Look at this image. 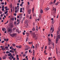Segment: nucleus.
I'll return each instance as SVG.
<instances>
[{
  "instance_id": "f257e3e1",
  "label": "nucleus",
  "mask_w": 60,
  "mask_h": 60,
  "mask_svg": "<svg viewBox=\"0 0 60 60\" xmlns=\"http://www.w3.org/2000/svg\"><path fill=\"white\" fill-rule=\"evenodd\" d=\"M58 38L59 39L60 38V35H58L56 37V43H57V41H58Z\"/></svg>"
},
{
  "instance_id": "f03ea898",
  "label": "nucleus",
  "mask_w": 60,
  "mask_h": 60,
  "mask_svg": "<svg viewBox=\"0 0 60 60\" xmlns=\"http://www.w3.org/2000/svg\"><path fill=\"white\" fill-rule=\"evenodd\" d=\"M32 35L33 36V38H34V39L35 40H37V37H36V35L35 34V33H33Z\"/></svg>"
},
{
  "instance_id": "7ed1b4c3",
  "label": "nucleus",
  "mask_w": 60,
  "mask_h": 60,
  "mask_svg": "<svg viewBox=\"0 0 60 60\" xmlns=\"http://www.w3.org/2000/svg\"><path fill=\"white\" fill-rule=\"evenodd\" d=\"M9 34L11 36H12V37H14L16 36V35H17V34L16 33H13L12 34L10 33Z\"/></svg>"
},
{
  "instance_id": "20e7f679",
  "label": "nucleus",
  "mask_w": 60,
  "mask_h": 60,
  "mask_svg": "<svg viewBox=\"0 0 60 60\" xmlns=\"http://www.w3.org/2000/svg\"><path fill=\"white\" fill-rule=\"evenodd\" d=\"M12 31V30L11 29H8V32H10V31Z\"/></svg>"
},
{
  "instance_id": "39448f33",
  "label": "nucleus",
  "mask_w": 60,
  "mask_h": 60,
  "mask_svg": "<svg viewBox=\"0 0 60 60\" xmlns=\"http://www.w3.org/2000/svg\"><path fill=\"white\" fill-rule=\"evenodd\" d=\"M51 44V41H49L48 43V45H50Z\"/></svg>"
},
{
  "instance_id": "423d86ee",
  "label": "nucleus",
  "mask_w": 60,
  "mask_h": 60,
  "mask_svg": "<svg viewBox=\"0 0 60 60\" xmlns=\"http://www.w3.org/2000/svg\"><path fill=\"white\" fill-rule=\"evenodd\" d=\"M32 31H35V28L34 27H33L32 29Z\"/></svg>"
},
{
  "instance_id": "0eeeda50",
  "label": "nucleus",
  "mask_w": 60,
  "mask_h": 60,
  "mask_svg": "<svg viewBox=\"0 0 60 60\" xmlns=\"http://www.w3.org/2000/svg\"><path fill=\"white\" fill-rule=\"evenodd\" d=\"M10 26L11 27H13V24L11 23L10 24Z\"/></svg>"
},
{
  "instance_id": "6e6552de",
  "label": "nucleus",
  "mask_w": 60,
  "mask_h": 60,
  "mask_svg": "<svg viewBox=\"0 0 60 60\" xmlns=\"http://www.w3.org/2000/svg\"><path fill=\"white\" fill-rule=\"evenodd\" d=\"M4 40L5 41H7H7H9V39L8 38L6 39H4Z\"/></svg>"
},
{
  "instance_id": "1a4fd4ad",
  "label": "nucleus",
  "mask_w": 60,
  "mask_h": 60,
  "mask_svg": "<svg viewBox=\"0 0 60 60\" xmlns=\"http://www.w3.org/2000/svg\"><path fill=\"white\" fill-rule=\"evenodd\" d=\"M59 31H60V30H59V31L58 30L57 31V34H59Z\"/></svg>"
},
{
  "instance_id": "9d476101",
  "label": "nucleus",
  "mask_w": 60,
  "mask_h": 60,
  "mask_svg": "<svg viewBox=\"0 0 60 60\" xmlns=\"http://www.w3.org/2000/svg\"><path fill=\"white\" fill-rule=\"evenodd\" d=\"M41 15H39V19H41Z\"/></svg>"
},
{
  "instance_id": "9b49d317",
  "label": "nucleus",
  "mask_w": 60,
  "mask_h": 60,
  "mask_svg": "<svg viewBox=\"0 0 60 60\" xmlns=\"http://www.w3.org/2000/svg\"><path fill=\"white\" fill-rule=\"evenodd\" d=\"M11 20H12V21H14V17L12 18H11Z\"/></svg>"
},
{
  "instance_id": "f8f14e48",
  "label": "nucleus",
  "mask_w": 60,
  "mask_h": 60,
  "mask_svg": "<svg viewBox=\"0 0 60 60\" xmlns=\"http://www.w3.org/2000/svg\"><path fill=\"white\" fill-rule=\"evenodd\" d=\"M49 8H46L45 9V10H49Z\"/></svg>"
},
{
  "instance_id": "ddd939ff",
  "label": "nucleus",
  "mask_w": 60,
  "mask_h": 60,
  "mask_svg": "<svg viewBox=\"0 0 60 60\" xmlns=\"http://www.w3.org/2000/svg\"><path fill=\"white\" fill-rule=\"evenodd\" d=\"M16 31L17 32H18V34H19V30H18V29H17L16 30Z\"/></svg>"
},
{
  "instance_id": "4468645a",
  "label": "nucleus",
  "mask_w": 60,
  "mask_h": 60,
  "mask_svg": "<svg viewBox=\"0 0 60 60\" xmlns=\"http://www.w3.org/2000/svg\"><path fill=\"white\" fill-rule=\"evenodd\" d=\"M56 54L57 55H58V53H57V51H58V50H57V49H56Z\"/></svg>"
},
{
  "instance_id": "2eb2a0df",
  "label": "nucleus",
  "mask_w": 60,
  "mask_h": 60,
  "mask_svg": "<svg viewBox=\"0 0 60 60\" xmlns=\"http://www.w3.org/2000/svg\"><path fill=\"white\" fill-rule=\"evenodd\" d=\"M40 12L41 13H43V10H42V9H41V11H40Z\"/></svg>"
},
{
  "instance_id": "dca6fc26",
  "label": "nucleus",
  "mask_w": 60,
  "mask_h": 60,
  "mask_svg": "<svg viewBox=\"0 0 60 60\" xmlns=\"http://www.w3.org/2000/svg\"><path fill=\"white\" fill-rule=\"evenodd\" d=\"M25 22L26 24H27L28 23V20H26L25 21Z\"/></svg>"
},
{
  "instance_id": "f3484780",
  "label": "nucleus",
  "mask_w": 60,
  "mask_h": 60,
  "mask_svg": "<svg viewBox=\"0 0 60 60\" xmlns=\"http://www.w3.org/2000/svg\"><path fill=\"white\" fill-rule=\"evenodd\" d=\"M37 45H36L35 47V49L36 50H37Z\"/></svg>"
},
{
  "instance_id": "a211bd4d",
  "label": "nucleus",
  "mask_w": 60,
  "mask_h": 60,
  "mask_svg": "<svg viewBox=\"0 0 60 60\" xmlns=\"http://www.w3.org/2000/svg\"><path fill=\"white\" fill-rule=\"evenodd\" d=\"M3 59H6V57L5 56H4L3 57Z\"/></svg>"
},
{
  "instance_id": "6ab92c4d",
  "label": "nucleus",
  "mask_w": 60,
  "mask_h": 60,
  "mask_svg": "<svg viewBox=\"0 0 60 60\" xmlns=\"http://www.w3.org/2000/svg\"><path fill=\"white\" fill-rule=\"evenodd\" d=\"M26 41H28V37L26 39Z\"/></svg>"
},
{
  "instance_id": "aec40b11",
  "label": "nucleus",
  "mask_w": 60,
  "mask_h": 60,
  "mask_svg": "<svg viewBox=\"0 0 60 60\" xmlns=\"http://www.w3.org/2000/svg\"><path fill=\"white\" fill-rule=\"evenodd\" d=\"M26 34L27 36H29V33L27 32L26 33Z\"/></svg>"
},
{
  "instance_id": "412c9836",
  "label": "nucleus",
  "mask_w": 60,
  "mask_h": 60,
  "mask_svg": "<svg viewBox=\"0 0 60 60\" xmlns=\"http://www.w3.org/2000/svg\"><path fill=\"white\" fill-rule=\"evenodd\" d=\"M8 11H6L5 12H4V14H7V13H8Z\"/></svg>"
},
{
  "instance_id": "4be33fe9",
  "label": "nucleus",
  "mask_w": 60,
  "mask_h": 60,
  "mask_svg": "<svg viewBox=\"0 0 60 60\" xmlns=\"http://www.w3.org/2000/svg\"><path fill=\"white\" fill-rule=\"evenodd\" d=\"M2 50L3 51H4L5 50V49L4 48H2Z\"/></svg>"
},
{
  "instance_id": "5701e85b",
  "label": "nucleus",
  "mask_w": 60,
  "mask_h": 60,
  "mask_svg": "<svg viewBox=\"0 0 60 60\" xmlns=\"http://www.w3.org/2000/svg\"><path fill=\"white\" fill-rule=\"evenodd\" d=\"M6 30V29L5 28H3L2 29V31H5Z\"/></svg>"
},
{
  "instance_id": "b1692460",
  "label": "nucleus",
  "mask_w": 60,
  "mask_h": 60,
  "mask_svg": "<svg viewBox=\"0 0 60 60\" xmlns=\"http://www.w3.org/2000/svg\"><path fill=\"white\" fill-rule=\"evenodd\" d=\"M30 19H32V17H31V15H30Z\"/></svg>"
},
{
  "instance_id": "393cba45",
  "label": "nucleus",
  "mask_w": 60,
  "mask_h": 60,
  "mask_svg": "<svg viewBox=\"0 0 60 60\" xmlns=\"http://www.w3.org/2000/svg\"><path fill=\"white\" fill-rule=\"evenodd\" d=\"M8 54H9V53H10V52H9V51H7L6 52V53L8 54Z\"/></svg>"
},
{
  "instance_id": "a878e982",
  "label": "nucleus",
  "mask_w": 60,
  "mask_h": 60,
  "mask_svg": "<svg viewBox=\"0 0 60 60\" xmlns=\"http://www.w3.org/2000/svg\"><path fill=\"white\" fill-rule=\"evenodd\" d=\"M16 29V28H14L13 29V30L14 31Z\"/></svg>"
},
{
  "instance_id": "bb28decb",
  "label": "nucleus",
  "mask_w": 60,
  "mask_h": 60,
  "mask_svg": "<svg viewBox=\"0 0 60 60\" xmlns=\"http://www.w3.org/2000/svg\"><path fill=\"white\" fill-rule=\"evenodd\" d=\"M8 21H9V20H8L6 22H5L4 23V24H7L8 23Z\"/></svg>"
},
{
  "instance_id": "cd10ccee",
  "label": "nucleus",
  "mask_w": 60,
  "mask_h": 60,
  "mask_svg": "<svg viewBox=\"0 0 60 60\" xmlns=\"http://www.w3.org/2000/svg\"><path fill=\"white\" fill-rule=\"evenodd\" d=\"M32 13H34V8H33L32 10Z\"/></svg>"
},
{
  "instance_id": "c85d7f7f",
  "label": "nucleus",
  "mask_w": 60,
  "mask_h": 60,
  "mask_svg": "<svg viewBox=\"0 0 60 60\" xmlns=\"http://www.w3.org/2000/svg\"><path fill=\"white\" fill-rule=\"evenodd\" d=\"M54 22H55V21L53 20L52 21V24H54Z\"/></svg>"
},
{
  "instance_id": "c756f323",
  "label": "nucleus",
  "mask_w": 60,
  "mask_h": 60,
  "mask_svg": "<svg viewBox=\"0 0 60 60\" xmlns=\"http://www.w3.org/2000/svg\"><path fill=\"white\" fill-rule=\"evenodd\" d=\"M31 10L30 9L28 11V12H31Z\"/></svg>"
},
{
  "instance_id": "7c9ffc66",
  "label": "nucleus",
  "mask_w": 60,
  "mask_h": 60,
  "mask_svg": "<svg viewBox=\"0 0 60 60\" xmlns=\"http://www.w3.org/2000/svg\"><path fill=\"white\" fill-rule=\"evenodd\" d=\"M9 59L10 60H12V58H11V57H9Z\"/></svg>"
},
{
  "instance_id": "2f4dec72",
  "label": "nucleus",
  "mask_w": 60,
  "mask_h": 60,
  "mask_svg": "<svg viewBox=\"0 0 60 60\" xmlns=\"http://www.w3.org/2000/svg\"><path fill=\"white\" fill-rule=\"evenodd\" d=\"M52 45H53V47H54V46H55V44H54V43H52Z\"/></svg>"
},
{
  "instance_id": "473e14b6",
  "label": "nucleus",
  "mask_w": 60,
  "mask_h": 60,
  "mask_svg": "<svg viewBox=\"0 0 60 60\" xmlns=\"http://www.w3.org/2000/svg\"><path fill=\"white\" fill-rule=\"evenodd\" d=\"M9 47L8 46H6L5 47V49H8Z\"/></svg>"
},
{
  "instance_id": "72a5a7b5",
  "label": "nucleus",
  "mask_w": 60,
  "mask_h": 60,
  "mask_svg": "<svg viewBox=\"0 0 60 60\" xmlns=\"http://www.w3.org/2000/svg\"><path fill=\"white\" fill-rule=\"evenodd\" d=\"M10 7L11 8H12V6L11 5H10Z\"/></svg>"
},
{
  "instance_id": "f704fd0d",
  "label": "nucleus",
  "mask_w": 60,
  "mask_h": 60,
  "mask_svg": "<svg viewBox=\"0 0 60 60\" xmlns=\"http://www.w3.org/2000/svg\"><path fill=\"white\" fill-rule=\"evenodd\" d=\"M54 31V28H53L52 29V33H53V32Z\"/></svg>"
},
{
  "instance_id": "c9c22d12",
  "label": "nucleus",
  "mask_w": 60,
  "mask_h": 60,
  "mask_svg": "<svg viewBox=\"0 0 60 60\" xmlns=\"http://www.w3.org/2000/svg\"><path fill=\"white\" fill-rule=\"evenodd\" d=\"M8 8V7H4V9H7Z\"/></svg>"
},
{
  "instance_id": "e433bc0d",
  "label": "nucleus",
  "mask_w": 60,
  "mask_h": 60,
  "mask_svg": "<svg viewBox=\"0 0 60 60\" xmlns=\"http://www.w3.org/2000/svg\"><path fill=\"white\" fill-rule=\"evenodd\" d=\"M4 5H2V8H4Z\"/></svg>"
},
{
  "instance_id": "4c0bfd02",
  "label": "nucleus",
  "mask_w": 60,
  "mask_h": 60,
  "mask_svg": "<svg viewBox=\"0 0 60 60\" xmlns=\"http://www.w3.org/2000/svg\"><path fill=\"white\" fill-rule=\"evenodd\" d=\"M12 45L14 46V47H15V44H12Z\"/></svg>"
},
{
  "instance_id": "58836bf2",
  "label": "nucleus",
  "mask_w": 60,
  "mask_h": 60,
  "mask_svg": "<svg viewBox=\"0 0 60 60\" xmlns=\"http://www.w3.org/2000/svg\"><path fill=\"white\" fill-rule=\"evenodd\" d=\"M28 48H27L26 49H25V50L26 51V50H28Z\"/></svg>"
},
{
  "instance_id": "ea45409f",
  "label": "nucleus",
  "mask_w": 60,
  "mask_h": 60,
  "mask_svg": "<svg viewBox=\"0 0 60 60\" xmlns=\"http://www.w3.org/2000/svg\"><path fill=\"white\" fill-rule=\"evenodd\" d=\"M1 4L2 5H4V2H2Z\"/></svg>"
},
{
  "instance_id": "a19ab883",
  "label": "nucleus",
  "mask_w": 60,
  "mask_h": 60,
  "mask_svg": "<svg viewBox=\"0 0 60 60\" xmlns=\"http://www.w3.org/2000/svg\"><path fill=\"white\" fill-rule=\"evenodd\" d=\"M6 11H8V10H9V8H7L5 9Z\"/></svg>"
},
{
  "instance_id": "79ce46f5",
  "label": "nucleus",
  "mask_w": 60,
  "mask_h": 60,
  "mask_svg": "<svg viewBox=\"0 0 60 60\" xmlns=\"http://www.w3.org/2000/svg\"><path fill=\"white\" fill-rule=\"evenodd\" d=\"M20 6H23V5H22V4H20Z\"/></svg>"
},
{
  "instance_id": "37998d69",
  "label": "nucleus",
  "mask_w": 60,
  "mask_h": 60,
  "mask_svg": "<svg viewBox=\"0 0 60 60\" xmlns=\"http://www.w3.org/2000/svg\"><path fill=\"white\" fill-rule=\"evenodd\" d=\"M19 48H21V46L20 45L19 46Z\"/></svg>"
},
{
  "instance_id": "c03bdc74",
  "label": "nucleus",
  "mask_w": 60,
  "mask_h": 60,
  "mask_svg": "<svg viewBox=\"0 0 60 60\" xmlns=\"http://www.w3.org/2000/svg\"><path fill=\"white\" fill-rule=\"evenodd\" d=\"M47 46H45V49H47Z\"/></svg>"
},
{
  "instance_id": "a18cd8bd",
  "label": "nucleus",
  "mask_w": 60,
  "mask_h": 60,
  "mask_svg": "<svg viewBox=\"0 0 60 60\" xmlns=\"http://www.w3.org/2000/svg\"><path fill=\"white\" fill-rule=\"evenodd\" d=\"M44 45H43L42 47H41V49H43V48H44Z\"/></svg>"
},
{
  "instance_id": "49530a36",
  "label": "nucleus",
  "mask_w": 60,
  "mask_h": 60,
  "mask_svg": "<svg viewBox=\"0 0 60 60\" xmlns=\"http://www.w3.org/2000/svg\"><path fill=\"white\" fill-rule=\"evenodd\" d=\"M4 41H3L1 42V43H4Z\"/></svg>"
},
{
  "instance_id": "de8ad7c7",
  "label": "nucleus",
  "mask_w": 60,
  "mask_h": 60,
  "mask_svg": "<svg viewBox=\"0 0 60 60\" xmlns=\"http://www.w3.org/2000/svg\"><path fill=\"white\" fill-rule=\"evenodd\" d=\"M56 0H54V3L55 4V2H56Z\"/></svg>"
},
{
  "instance_id": "09e8293b",
  "label": "nucleus",
  "mask_w": 60,
  "mask_h": 60,
  "mask_svg": "<svg viewBox=\"0 0 60 60\" xmlns=\"http://www.w3.org/2000/svg\"><path fill=\"white\" fill-rule=\"evenodd\" d=\"M27 3H28V5H29V4H30V3H29V2H28Z\"/></svg>"
},
{
  "instance_id": "8fccbe9b",
  "label": "nucleus",
  "mask_w": 60,
  "mask_h": 60,
  "mask_svg": "<svg viewBox=\"0 0 60 60\" xmlns=\"http://www.w3.org/2000/svg\"><path fill=\"white\" fill-rule=\"evenodd\" d=\"M19 16H18L17 17V19H19Z\"/></svg>"
},
{
  "instance_id": "3c124183",
  "label": "nucleus",
  "mask_w": 60,
  "mask_h": 60,
  "mask_svg": "<svg viewBox=\"0 0 60 60\" xmlns=\"http://www.w3.org/2000/svg\"><path fill=\"white\" fill-rule=\"evenodd\" d=\"M51 35L52 36V37H53V34H51Z\"/></svg>"
},
{
  "instance_id": "603ef678",
  "label": "nucleus",
  "mask_w": 60,
  "mask_h": 60,
  "mask_svg": "<svg viewBox=\"0 0 60 60\" xmlns=\"http://www.w3.org/2000/svg\"><path fill=\"white\" fill-rule=\"evenodd\" d=\"M7 4V3L6 2H5V5H6Z\"/></svg>"
},
{
  "instance_id": "864d4df0",
  "label": "nucleus",
  "mask_w": 60,
  "mask_h": 60,
  "mask_svg": "<svg viewBox=\"0 0 60 60\" xmlns=\"http://www.w3.org/2000/svg\"><path fill=\"white\" fill-rule=\"evenodd\" d=\"M48 41H51V40H50V39H48Z\"/></svg>"
},
{
  "instance_id": "5fc2aeb1",
  "label": "nucleus",
  "mask_w": 60,
  "mask_h": 60,
  "mask_svg": "<svg viewBox=\"0 0 60 60\" xmlns=\"http://www.w3.org/2000/svg\"><path fill=\"white\" fill-rule=\"evenodd\" d=\"M2 11H4V8H2Z\"/></svg>"
},
{
  "instance_id": "6e6d98bb",
  "label": "nucleus",
  "mask_w": 60,
  "mask_h": 60,
  "mask_svg": "<svg viewBox=\"0 0 60 60\" xmlns=\"http://www.w3.org/2000/svg\"><path fill=\"white\" fill-rule=\"evenodd\" d=\"M26 56V54H23V56H24L25 57Z\"/></svg>"
},
{
  "instance_id": "4d7b16f0",
  "label": "nucleus",
  "mask_w": 60,
  "mask_h": 60,
  "mask_svg": "<svg viewBox=\"0 0 60 60\" xmlns=\"http://www.w3.org/2000/svg\"><path fill=\"white\" fill-rule=\"evenodd\" d=\"M12 50H10V52H11V53H12Z\"/></svg>"
},
{
  "instance_id": "13d9d810",
  "label": "nucleus",
  "mask_w": 60,
  "mask_h": 60,
  "mask_svg": "<svg viewBox=\"0 0 60 60\" xmlns=\"http://www.w3.org/2000/svg\"><path fill=\"white\" fill-rule=\"evenodd\" d=\"M14 23V24H16V23H17V22H15Z\"/></svg>"
},
{
  "instance_id": "bf43d9fd",
  "label": "nucleus",
  "mask_w": 60,
  "mask_h": 60,
  "mask_svg": "<svg viewBox=\"0 0 60 60\" xmlns=\"http://www.w3.org/2000/svg\"><path fill=\"white\" fill-rule=\"evenodd\" d=\"M19 21V19H17V22H18Z\"/></svg>"
},
{
  "instance_id": "052dcab7",
  "label": "nucleus",
  "mask_w": 60,
  "mask_h": 60,
  "mask_svg": "<svg viewBox=\"0 0 60 60\" xmlns=\"http://www.w3.org/2000/svg\"><path fill=\"white\" fill-rule=\"evenodd\" d=\"M11 53H14V51H12Z\"/></svg>"
},
{
  "instance_id": "680f3d73",
  "label": "nucleus",
  "mask_w": 60,
  "mask_h": 60,
  "mask_svg": "<svg viewBox=\"0 0 60 60\" xmlns=\"http://www.w3.org/2000/svg\"><path fill=\"white\" fill-rule=\"evenodd\" d=\"M52 27H51V29H50V30H51V31H52Z\"/></svg>"
},
{
  "instance_id": "e2e57ef3",
  "label": "nucleus",
  "mask_w": 60,
  "mask_h": 60,
  "mask_svg": "<svg viewBox=\"0 0 60 60\" xmlns=\"http://www.w3.org/2000/svg\"><path fill=\"white\" fill-rule=\"evenodd\" d=\"M12 55L11 54L10 56V57H12Z\"/></svg>"
},
{
  "instance_id": "0e129e2a",
  "label": "nucleus",
  "mask_w": 60,
  "mask_h": 60,
  "mask_svg": "<svg viewBox=\"0 0 60 60\" xmlns=\"http://www.w3.org/2000/svg\"><path fill=\"white\" fill-rule=\"evenodd\" d=\"M30 33H33V31H30Z\"/></svg>"
},
{
  "instance_id": "69168bd1",
  "label": "nucleus",
  "mask_w": 60,
  "mask_h": 60,
  "mask_svg": "<svg viewBox=\"0 0 60 60\" xmlns=\"http://www.w3.org/2000/svg\"><path fill=\"white\" fill-rule=\"evenodd\" d=\"M15 20L16 21V17H15Z\"/></svg>"
},
{
  "instance_id": "338daca9",
  "label": "nucleus",
  "mask_w": 60,
  "mask_h": 60,
  "mask_svg": "<svg viewBox=\"0 0 60 60\" xmlns=\"http://www.w3.org/2000/svg\"><path fill=\"white\" fill-rule=\"evenodd\" d=\"M23 35H25V33L24 32H23Z\"/></svg>"
},
{
  "instance_id": "774afa93",
  "label": "nucleus",
  "mask_w": 60,
  "mask_h": 60,
  "mask_svg": "<svg viewBox=\"0 0 60 60\" xmlns=\"http://www.w3.org/2000/svg\"><path fill=\"white\" fill-rule=\"evenodd\" d=\"M16 13H15L14 14V16H16Z\"/></svg>"
}]
</instances>
